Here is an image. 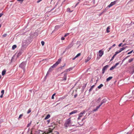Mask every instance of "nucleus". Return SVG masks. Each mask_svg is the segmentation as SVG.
<instances>
[{"label":"nucleus","mask_w":134,"mask_h":134,"mask_svg":"<svg viewBox=\"0 0 134 134\" xmlns=\"http://www.w3.org/2000/svg\"><path fill=\"white\" fill-rule=\"evenodd\" d=\"M61 61V59L60 58L59 59L58 61L56 62V63L54 64L53 65L51 66L49 68L47 72V73L46 75H47L49 73L52 71L53 69L56 67L57 65L60 63Z\"/></svg>","instance_id":"f257e3e1"},{"label":"nucleus","mask_w":134,"mask_h":134,"mask_svg":"<svg viewBox=\"0 0 134 134\" xmlns=\"http://www.w3.org/2000/svg\"><path fill=\"white\" fill-rule=\"evenodd\" d=\"M71 124V121L70 118L67 119L64 124L65 127L66 129L68 127H70Z\"/></svg>","instance_id":"f03ea898"},{"label":"nucleus","mask_w":134,"mask_h":134,"mask_svg":"<svg viewBox=\"0 0 134 134\" xmlns=\"http://www.w3.org/2000/svg\"><path fill=\"white\" fill-rule=\"evenodd\" d=\"M106 101L105 100V99H103V100L102 101L100 105H99L95 109H94L93 111H96L98 109L99 107H100V106L104 103H105Z\"/></svg>","instance_id":"7ed1b4c3"},{"label":"nucleus","mask_w":134,"mask_h":134,"mask_svg":"<svg viewBox=\"0 0 134 134\" xmlns=\"http://www.w3.org/2000/svg\"><path fill=\"white\" fill-rule=\"evenodd\" d=\"M26 63L25 62H23L21 63L19 65V67L21 68L23 70L24 72L25 70V66Z\"/></svg>","instance_id":"20e7f679"},{"label":"nucleus","mask_w":134,"mask_h":134,"mask_svg":"<svg viewBox=\"0 0 134 134\" xmlns=\"http://www.w3.org/2000/svg\"><path fill=\"white\" fill-rule=\"evenodd\" d=\"M85 113V111H83L81 112L79 114V117L78 118V119H80L81 118L82 116L83 115V114Z\"/></svg>","instance_id":"39448f33"},{"label":"nucleus","mask_w":134,"mask_h":134,"mask_svg":"<svg viewBox=\"0 0 134 134\" xmlns=\"http://www.w3.org/2000/svg\"><path fill=\"white\" fill-rule=\"evenodd\" d=\"M109 67V65H106L102 69V73L103 74L104 73L105 70H107V68Z\"/></svg>","instance_id":"423d86ee"},{"label":"nucleus","mask_w":134,"mask_h":134,"mask_svg":"<svg viewBox=\"0 0 134 134\" xmlns=\"http://www.w3.org/2000/svg\"><path fill=\"white\" fill-rule=\"evenodd\" d=\"M116 2V1H114L113 2H111V3L109 4L108 6V7L109 8H110L111 7H112V6L114 5V4H115Z\"/></svg>","instance_id":"0eeeda50"},{"label":"nucleus","mask_w":134,"mask_h":134,"mask_svg":"<svg viewBox=\"0 0 134 134\" xmlns=\"http://www.w3.org/2000/svg\"><path fill=\"white\" fill-rule=\"evenodd\" d=\"M119 64V63H116L115 65L112 66L110 68V70H111L114 69Z\"/></svg>","instance_id":"6e6552de"},{"label":"nucleus","mask_w":134,"mask_h":134,"mask_svg":"<svg viewBox=\"0 0 134 134\" xmlns=\"http://www.w3.org/2000/svg\"><path fill=\"white\" fill-rule=\"evenodd\" d=\"M23 52V51L22 50V49H21L18 52L17 56H20Z\"/></svg>","instance_id":"1a4fd4ad"},{"label":"nucleus","mask_w":134,"mask_h":134,"mask_svg":"<svg viewBox=\"0 0 134 134\" xmlns=\"http://www.w3.org/2000/svg\"><path fill=\"white\" fill-rule=\"evenodd\" d=\"M99 56L101 57L103 54V51H102L101 50H100L99 51Z\"/></svg>","instance_id":"9d476101"},{"label":"nucleus","mask_w":134,"mask_h":134,"mask_svg":"<svg viewBox=\"0 0 134 134\" xmlns=\"http://www.w3.org/2000/svg\"><path fill=\"white\" fill-rule=\"evenodd\" d=\"M53 129H51L50 128H49V130H48L47 132V133H46L45 134H48L52 132V131ZM44 134L43 133V134Z\"/></svg>","instance_id":"9b49d317"},{"label":"nucleus","mask_w":134,"mask_h":134,"mask_svg":"<svg viewBox=\"0 0 134 134\" xmlns=\"http://www.w3.org/2000/svg\"><path fill=\"white\" fill-rule=\"evenodd\" d=\"M77 112V110H74L70 113L69 115H71L72 114H75Z\"/></svg>","instance_id":"f8f14e48"},{"label":"nucleus","mask_w":134,"mask_h":134,"mask_svg":"<svg viewBox=\"0 0 134 134\" xmlns=\"http://www.w3.org/2000/svg\"><path fill=\"white\" fill-rule=\"evenodd\" d=\"M73 46V44L72 43L70 44L66 48L67 49H68L71 48Z\"/></svg>","instance_id":"ddd939ff"},{"label":"nucleus","mask_w":134,"mask_h":134,"mask_svg":"<svg viewBox=\"0 0 134 134\" xmlns=\"http://www.w3.org/2000/svg\"><path fill=\"white\" fill-rule=\"evenodd\" d=\"M91 58V57H88L87 59L85 60V62L86 63L88 62Z\"/></svg>","instance_id":"4468645a"},{"label":"nucleus","mask_w":134,"mask_h":134,"mask_svg":"<svg viewBox=\"0 0 134 134\" xmlns=\"http://www.w3.org/2000/svg\"><path fill=\"white\" fill-rule=\"evenodd\" d=\"M73 68L72 67H71L69 68V69H66V71H70L71 70L73 69Z\"/></svg>","instance_id":"2eb2a0df"},{"label":"nucleus","mask_w":134,"mask_h":134,"mask_svg":"<svg viewBox=\"0 0 134 134\" xmlns=\"http://www.w3.org/2000/svg\"><path fill=\"white\" fill-rule=\"evenodd\" d=\"M50 117V115L49 114H48L46 116L45 118V120H47L49 119Z\"/></svg>","instance_id":"dca6fc26"},{"label":"nucleus","mask_w":134,"mask_h":134,"mask_svg":"<svg viewBox=\"0 0 134 134\" xmlns=\"http://www.w3.org/2000/svg\"><path fill=\"white\" fill-rule=\"evenodd\" d=\"M113 78V77L112 76H110L108 77L106 80V81H110V80H111Z\"/></svg>","instance_id":"f3484780"},{"label":"nucleus","mask_w":134,"mask_h":134,"mask_svg":"<svg viewBox=\"0 0 134 134\" xmlns=\"http://www.w3.org/2000/svg\"><path fill=\"white\" fill-rule=\"evenodd\" d=\"M6 72V70L5 69H4L3 70L2 72V75H4L5 74Z\"/></svg>","instance_id":"a211bd4d"},{"label":"nucleus","mask_w":134,"mask_h":134,"mask_svg":"<svg viewBox=\"0 0 134 134\" xmlns=\"http://www.w3.org/2000/svg\"><path fill=\"white\" fill-rule=\"evenodd\" d=\"M95 85H94L93 86H91L90 88V89L89 90V92H90L93 89V88L95 86Z\"/></svg>","instance_id":"6ab92c4d"},{"label":"nucleus","mask_w":134,"mask_h":134,"mask_svg":"<svg viewBox=\"0 0 134 134\" xmlns=\"http://www.w3.org/2000/svg\"><path fill=\"white\" fill-rule=\"evenodd\" d=\"M110 29V27L109 26H108L107 29V33H108L110 32V31L109 30Z\"/></svg>","instance_id":"aec40b11"},{"label":"nucleus","mask_w":134,"mask_h":134,"mask_svg":"<svg viewBox=\"0 0 134 134\" xmlns=\"http://www.w3.org/2000/svg\"><path fill=\"white\" fill-rule=\"evenodd\" d=\"M125 48V47H123L122 48H120L119 51V52L120 53V52L124 50Z\"/></svg>","instance_id":"412c9836"},{"label":"nucleus","mask_w":134,"mask_h":134,"mask_svg":"<svg viewBox=\"0 0 134 134\" xmlns=\"http://www.w3.org/2000/svg\"><path fill=\"white\" fill-rule=\"evenodd\" d=\"M103 86V85L102 84H100L99 86L98 87V88L99 89L100 88L102 87Z\"/></svg>","instance_id":"4be33fe9"},{"label":"nucleus","mask_w":134,"mask_h":134,"mask_svg":"<svg viewBox=\"0 0 134 134\" xmlns=\"http://www.w3.org/2000/svg\"><path fill=\"white\" fill-rule=\"evenodd\" d=\"M16 47V45H13L12 47V49H14Z\"/></svg>","instance_id":"5701e85b"},{"label":"nucleus","mask_w":134,"mask_h":134,"mask_svg":"<svg viewBox=\"0 0 134 134\" xmlns=\"http://www.w3.org/2000/svg\"><path fill=\"white\" fill-rule=\"evenodd\" d=\"M116 56V55H115V54H114V55L111 58L110 60V61H111L114 58L115 56Z\"/></svg>","instance_id":"b1692460"},{"label":"nucleus","mask_w":134,"mask_h":134,"mask_svg":"<svg viewBox=\"0 0 134 134\" xmlns=\"http://www.w3.org/2000/svg\"><path fill=\"white\" fill-rule=\"evenodd\" d=\"M67 79L66 76H64L63 77V79L62 80L63 81V80H66Z\"/></svg>","instance_id":"393cba45"},{"label":"nucleus","mask_w":134,"mask_h":134,"mask_svg":"<svg viewBox=\"0 0 134 134\" xmlns=\"http://www.w3.org/2000/svg\"><path fill=\"white\" fill-rule=\"evenodd\" d=\"M31 109H29L27 111V114H29V113H30L31 112Z\"/></svg>","instance_id":"a878e982"},{"label":"nucleus","mask_w":134,"mask_h":134,"mask_svg":"<svg viewBox=\"0 0 134 134\" xmlns=\"http://www.w3.org/2000/svg\"><path fill=\"white\" fill-rule=\"evenodd\" d=\"M133 60V58H131L130 59H129V63H130L131 62H132Z\"/></svg>","instance_id":"bb28decb"},{"label":"nucleus","mask_w":134,"mask_h":134,"mask_svg":"<svg viewBox=\"0 0 134 134\" xmlns=\"http://www.w3.org/2000/svg\"><path fill=\"white\" fill-rule=\"evenodd\" d=\"M81 55V53H79L77 55H76V56H75V57L76 58H77V57H78L79 56H80Z\"/></svg>","instance_id":"cd10ccee"},{"label":"nucleus","mask_w":134,"mask_h":134,"mask_svg":"<svg viewBox=\"0 0 134 134\" xmlns=\"http://www.w3.org/2000/svg\"><path fill=\"white\" fill-rule=\"evenodd\" d=\"M67 10L68 11H69V12H71L72 11H70V8H68L67 9Z\"/></svg>","instance_id":"c85d7f7f"},{"label":"nucleus","mask_w":134,"mask_h":134,"mask_svg":"<svg viewBox=\"0 0 134 134\" xmlns=\"http://www.w3.org/2000/svg\"><path fill=\"white\" fill-rule=\"evenodd\" d=\"M55 93H54V94H53V95H52V99H53L54 98V96H55Z\"/></svg>","instance_id":"c756f323"},{"label":"nucleus","mask_w":134,"mask_h":134,"mask_svg":"<svg viewBox=\"0 0 134 134\" xmlns=\"http://www.w3.org/2000/svg\"><path fill=\"white\" fill-rule=\"evenodd\" d=\"M41 43L42 45L43 46L44 45V42L43 41H42L41 42Z\"/></svg>","instance_id":"7c9ffc66"},{"label":"nucleus","mask_w":134,"mask_h":134,"mask_svg":"<svg viewBox=\"0 0 134 134\" xmlns=\"http://www.w3.org/2000/svg\"><path fill=\"white\" fill-rule=\"evenodd\" d=\"M120 53L119 51H116L115 52V54H114L115 55H116L117 54Z\"/></svg>","instance_id":"2f4dec72"},{"label":"nucleus","mask_w":134,"mask_h":134,"mask_svg":"<svg viewBox=\"0 0 134 134\" xmlns=\"http://www.w3.org/2000/svg\"><path fill=\"white\" fill-rule=\"evenodd\" d=\"M23 114H21L19 115V119H20L23 116Z\"/></svg>","instance_id":"473e14b6"},{"label":"nucleus","mask_w":134,"mask_h":134,"mask_svg":"<svg viewBox=\"0 0 134 134\" xmlns=\"http://www.w3.org/2000/svg\"><path fill=\"white\" fill-rule=\"evenodd\" d=\"M133 50H132L130 52H128L127 53V54H131V53H132L133 52Z\"/></svg>","instance_id":"72a5a7b5"},{"label":"nucleus","mask_w":134,"mask_h":134,"mask_svg":"<svg viewBox=\"0 0 134 134\" xmlns=\"http://www.w3.org/2000/svg\"><path fill=\"white\" fill-rule=\"evenodd\" d=\"M7 35V34H5L3 35V36L4 37H5Z\"/></svg>","instance_id":"f704fd0d"},{"label":"nucleus","mask_w":134,"mask_h":134,"mask_svg":"<svg viewBox=\"0 0 134 134\" xmlns=\"http://www.w3.org/2000/svg\"><path fill=\"white\" fill-rule=\"evenodd\" d=\"M1 93L2 95H3L4 93V90H2L1 91Z\"/></svg>","instance_id":"c9c22d12"},{"label":"nucleus","mask_w":134,"mask_h":134,"mask_svg":"<svg viewBox=\"0 0 134 134\" xmlns=\"http://www.w3.org/2000/svg\"><path fill=\"white\" fill-rule=\"evenodd\" d=\"M24 46H26V44H24V42H23L22 44V47H24Z\"/></svg>","instance_id":"e433bc0d"},{"label":"nucleus","mask_w":134,"mask_h":134,"mask_svg":"<svg viewBox=\"0 0 134 134\" xmlns=\"http://www.w3.org/2000/svg\"><path fill=\"white\" fill-rule=\"evenodd\" d=\"M61 39L62 40H64L65 39V38L64 37H62L61 38Z\"/></svg>","instance_id":"4c0bfd02"},{"label":"nucleus","mask_w":134,"mask_h":134,"mask_svg":"<svg viewBox=\"0 0 134 134\" xmlns=\"http://www.w3.org/2000/svg\"><path fill=\"white\" fill-rule=\"evenodd\" d=\"M130 56V55H128V56H127V57H126L123 60V61H124V60L125 59H126L128 57H129Z\"/></svg>","instance_id":"58836bf2"},{"label":"nucleus","mask_w":134,"mask_h":134,"mask_svg":"<svg viewBox=\"0 0 134 134\" xmlns=\"http://www.w3.org/2000/svg\"><path fill=\"white\" fill-rule=\"evenodd\" d=\"M69 35V33H67L66 34H65L64 36V37H65L66 36H68Z\"/></svg>","instance_id":"ea45409f"},{"label":"nucleus","mask_w":134,"mask_h":134,"mask_svg":"<svg viewBox=\"0 0 134 134\" xmlns=\"http://www.w3.org/2000/svg\"><path fill=\"white\" fill-rule=\"evenodd\" d=\"M17 1H18L20 2H23L24 0H17Z\"/></svg>","instance_id":"a19ab883"},{"label":"nucleus","mask_w":134,"mask_h":134,"mask_svg":"<svg viewBox=\"0 0 134 134\" xmlns=\"http://www.w3.org/2000/svg\"><path fill=\"white\" fill-rule=\"evenodd\" d=\"M3 15V14L2 13H0V18Z\"/></svg>","instance_id":"79ce46f5"},{"label":"nucleus","mask_w":134,"mask_h":134,"mask_svg":"<svg viewBox=\"0 0 134 134\" xmlns=\"http://www.w3.org/2000/svg\"><path fill=\"white\" fill-rule=\"evenodd\" d=\"M31 124V123H30L28 124L27 125V127H29L30 126V125Z\"/></svg>","instance_id":"37998d69"},{"label":"nucleus","mask_w":134,"mask_h":134,"mask_svg":"<svg viewBox=\"0 0 134 134\" xmlns=\"http://www.w3.org/2000/svg\"><path fill=\"white\" fill-rule=\"evenodd\" d=\"M122 43H120V44L119 45H118L119 46V47H120V46H121V45H122Z\"/></svg>","instance_id":"c03bdc74"},{"label":"nucleus","mask_w":134,"mask_h":134,"mask_svg":"<svg viewBox=\"0 0 134 134\" xmlns=\"http://www.w3.org/2000/svg\"><path fill=\"white\" fill-rule=\"evenodd\" d=\"M116 46V44H114L112 46H111V47H114V46Z\"/></svg>","instance_id":"a18cd8bd"},{"label":"nucleus","mask_w":134,"mask_h":134,"mask_svg":"<svg viewBox=\"0 0 134 134\" xmlns=\"http://www.w3.org/2000/svg\"><path fill=\"white\" fill-rule=\"evenodd\" d=\"M3 95H2V94L0 96V97L1 98H2L3 97Z\"/></svg>","instance_id":"49530a36"},{"label":"nucleus","mask_w":134,"mask_h":134,"mask_svg":"<svg viewBox=\"0 0 134 134\" xmlns=\"http://www.w3.org/2000/svg\"><path fill=\"white\" fill-rule=\"evenodd\" d=\"M50 120H48L47 121V122H48V123H49V122H50Z\"/></svg>","instance_id":"de8ad7c7"},{"label":"nucleus","mask_w":134,"mask_h":134,"mask_svg":"<svg viewBox=\"0 0 134 134\" xmlns=\"http://www.w3.org/2000/svg\"><path fill=\"white\" fill-rule=\"evenodd\" d=\"M76 58L75 56L74 58H72V60H74Z\"/></svg>","instance_id":"09e8293b"},{"label":"nucleus","mask_w":134,"mask_h":134,"mask_svg":"<svg viewBox=\"0 0 134 134\" xmlns=\"http://www.w3.org/2000/svg\"><path fill=\"white\" fill-rule=\"evenodd\" d=\"M79 2H78V3H77L76 5L75 6V7L76 6H77V5L79 4Z\"/></svg>","instance_id":"8fccbe9b"},{"label":"nucleus","mask_w":134,"mask_h":134,"mask_svg":"<svg viewBox=\"0 0 134 134\" xmlns=\"http://www.w3.org/2000/svg\"><path fill=\"white\" fill-rule=\"evenodd\" d=\"M41 1V0H38V1H37V3H39V2H40Z\"/></svg>","instance_id":"3c124183"},{"label":"nucleus","mask_w":134,"mask_h":134,"mask_svg":"<svg viewBox=\"0 0 134 134\" xmlns=\"http://www.w3.org/2000/svg\"><path fill=\"white\" fill-rule=\"evenodd\" d=\"M59 27V26H55V28H58Z\"/></svg>","instance_id":"603ef678"},{"label":"nucleus","mask_w":134,"mask_h":134,"mask_svg":"<svg viewBox=\"0 0 134 134\" xmlns=\"http://www.w3.org/2000/svg\"><path fill=\"white\" fill-rule=\"evenodd\" d=\"M101 99V98H99L98 99V100H99V101H100V100Z\"/></svg>","instance_id":"864d4df0"},{"label":"nucleus","mask_w":134,"mask_h":134,"mask_svg":"<svg viewBox=\"0 0 134 134\" xmlns=\"http://www.w3.org/2000/svg\"><path fill=\"white\" fill-rule=\"evenodd\" d=\"M86 119V118H83V119H82V121H83L85 119Z\"/></svg>","instance_id":"5fc2aeb1"},{"label":"nucleus","mask_w":134,"mask_h":134,"mask_svg":"<svg viewBox=\"0 0 134 134\" xmlns=\"http://www.w3.org/2000/svg\"><path fill=\"white\" fill-rule=\"evenodd\" d=\"M131 133L130 132H127V134H131Z\"/></svg>","instance_id":"6e6d98bb"},{"label":"nucleus","mask_w":134,"mask_h":134,"mask_svg":"<svg viewBox=\"0 0 134 134\" xmlns=\"http://www.w3.org/2000/svg\"><path fill=\"white\" fill-rule=\"evenodd\" d=\"M111 48H112L111 47H110V48H109V50H110L111 49Z\"/></svg>","instance_id":"4d7b16f0"},{"label":"nucleus","mask_w":134,"mask_h":134,"mask_svg":"<svg viewBox=\"0 0 134 134\" xmlns=\"http://www.w3.org/2000/svg\"><path fill=\"white\" fill-rule=\"evenodd\" d=\"M65 64H64V65L63 66H62V67H64V66H65Z\"/></svg>","instance_id":"13d9d810"},{"label":"nucleus","mask_w":134,"mask_h":134,"mask_svg":"<svg viewBox=\"0 0 134 134\" xmlns=\"http://www.w3.org/2000/svg\"><path fill=\"white\" fill-rule=\"evenodd\" d=\"M104 11H103V12L101 13V14H102L103 13V12H104Z\"/></svg>","instance_id":"bf43d9fd"},{"label":"nucleus","mask_w":134,"mask_h":134,"mask_svg":"<svg viewBox=\"0 0 134 134\" xmlns=\"http://www.w3.org/2000/svg\"><path fill=\"white\" fill-rule=\"evenodd\" d=\"M56 132L57 133V134H59V133L58 132Z\"/></svg>","instance_id":"052dcab7"},{"label":"nucleus","mask_w":134,"mask_h":134,"mask_svg":"<svg viewBox=\"0 0 134 134\" xmlns=\"http://www.w3.org/2000/svg\"><path fill=\"white\" fill-rule=\"evenodd\" d=\"M30 134H32V131H31V133Z\"/></svg>","instance_id":"680f3d73"},{"label":"nucleus","mask_w":134,"mask_h":134,"mask_svg":"<svg viewBox=\"0 0 134 134\" xmlns=\"http://www.w3.org/2000/svg\"><path fill=\"white\" fill-rule=\"evenodd\" d=\"M125 44H124L123 45H122V46H124Z\"/></svg>","instance_id":"e2e57ef3"},{"label":"nucleus","mask_w":134,"mask_h":134,"mask_svg":"<svg viewBox=\"0 0 134 134\" xmlns=\"http://www.w3.org/2000/svg\"><path fill=\"white\" fill-rule=\"evenodd\" d=\"M1 25L0 24V28H1Z\"/></svg>","instance_id":"0e129e2a"},{"label":"nucleus","mask_w":134,"mask_h":134,"mask_svg":"<svg viewBox=\"0 0 134 134\" xmlns=\"http://www.w3.org/2000/svg\"><path fill=\"white\" fill-rule=\"evenodd\" d=\"M1 76H0V79H1Z\"/></svg>","instance_id":"69168bd1"},{"label":"nucleus","mask_w":134,"mask_h":134,"mask_svg":"<svg viewBox=\"0 0 134 134\" xmlns=\"http://www.w3.org/2000/svg\"><path fill=\"white\" fill-rule=\"evenodd\" d=\"M101 14H100V15H101Z\"/></svg>","instance_id":"338daca9"},{"label":"nucleus","mask_w":134,"mask_h":134,"mask_svg":"<svg viewBox=\"0 0 134 134\" xmlns=\"http://www.w3.org/2000/svg\"><path fill=\"white\" fill-rule=\"evenodd\" d=\"M76 97V96H75V97Z\"/></svg>","instance_id":"774afa93"}]
</instances>
